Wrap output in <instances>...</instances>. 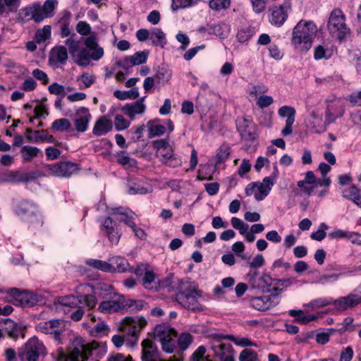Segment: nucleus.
Here are the masks:
<instances>
[{"label":"nucleus","mask_w":361,"mask_h":361,"mask_svg":"<svg viewBox=\"0 0 361 361\" xmlns=\"http://www.w3.org/2000/svg\"><path fill=\"white\" fill-rule=\"evenodd\" d=\"M160 289H166L168 292L177 290L176 300L185 309L193 312L203 310L202 305L198 301V299L202 296V291L194 281L179 279L173 274H170L158 281L156 290Z\"/></svg>","instance_id":"obj_1"},{"label":"nucleus","mask_w":361,"mask_h":361,"mask_svg":"<svg viewBox=\"0 0 361 361\" xmlns=\"http://www.w3.org/2000/svg\"><path fill=\"white\" fill-rule=\"evenodd\" d=\"M105 353V348L101 347L97 342L86 343L81 338L80 341L74 343V346L68 355L61 354V361H86L92 356L100 358Z\"/></svg>","instance_id":"obj_2"},{"label":"nucleus","mask_w":361,"mask_h":361,"mask_svg":"<svg viewBox=\"0 0 361 361\" xmlns=\"http://www.w3.org/2000/svg\"><path fill=\"white\" fill-rule=\"evenodd\" d=\"M317 28L312 21L300 20L293 30L291 42L295 49L307 52L312 45Z\"/></svg>","instance_id":"obj_3"},{"label":"nucleus","mask_w":361,"mask_h":361,"mask_svg":"<svg viewBox=\"0 0 361 361\" xmlns=\"http://www.w3.org/2000/svg\"><path fill=\"white\" fill-rule=\"evenodd\" d=\"M90 290H92L90 284L80 285L77 287V295H69L60 297L59 302L61 305L72 309L78 307L82 304L90 310L93 309L97 303V299L94 295L89 294Z\"/></svg>","instance_id":"obj_4"},{"label":"nucleus","mask_w":361,"mask_h":361,"mask_svg":"<svg viewBox=\"0 0 361 361\" xmlns=\"http://www.w3.org/2000/svg\"><path fill=\"white\" fill-rule=\"evenodd\" d=\"M87 49H78L76 54L75 63L82 67L87 66L90 60L99 61L104 56V51L102 47H99L96 37L92 35L87 37L84 41Z\"/></svg>","instance_id":"obj_5"},{"label":"nucleus","mask_w":361,"mask_h":361,"mask_svg":"<svg viewBox=\"0 0 361 361\" xmlns=\"http://www.w3.org/2000/svg\"><path fill=\"white\" fill-rule=\"evenodd\" d=\"M57 0H46L43 5L35 2L23 9L25 17H29L35 23H41L44 19L52 18L58 6Z\"/></svg>","instance_id":"obj_6"},{"label":"nucleus","mask_w":361,"mask_h":361,"mask_svg":"<svg viewBox=\"0 0 361 361\" xmlns=\"http://www.w3.org/2000/svg\"><path fill=\"white\" fill-rule=\"evenodd\" d=\"M329 34L339 41L345 39L350 34V29L345 23V16L340 8H334L330 13L327 23Z\"/></svg>","instance_id":"obj_7"},{"label":"nucleus","mask_w":361,"mask_h":361,"mask_svg":"<svg viewBox=\"0 0 361 361\" xmlns=\"http://www.w3.org/2000/svg\"><path fill=\"white\" fill-rule=\"evenodd\" d=\"M47 354V348L37 337L30 338L18 350L20 361H38L40 357Z\"/></svg>","instance_id":"obj_8"},{"label":"nucleus","mask_w":361,"mask_h":361,"mask_svg":"<svg viewBox=\"0 0 361 361\" xmlns=\"http://www.w3.org/2000/svg\"><path fill=\"white\" fill-rule=\"evenodd\" d=\"M15 212L22 219L30 223H39L42 225L43 222L40 220L37 214V206L27 200H22L16 205Z\"/></svg>","instance_id":"obj_9"},{"label":"nucleus","mask_w":361,"mask_h":361,"mask_svg":"<svg viewBox=\"0 0 361 361\" xmlns=\"http://www.w3.org/2000/svg\"><path fill=\"white\" fill-rule=\"evenodd\" d=\"M247 277L250 288L259 290L262 293L271 292L273 279L268 274L259 275L257 271L250 270Z\"/></svg>","instance_id":"obj_10"},{"label":"nucleus","mask_w":361,"mask_h":361,"mask_svg":"<svg viewBox=\"0 0 361 361\" xmlns=\"http://www.w3.org/2000/svg\"><path fill=\"white\" fill-rule=\"evenodd\" d=\"M65 321L60 319L42 322L36 326L37 331L45 334H51L56 341H60L61 335L65 330Z\"/></svg>","instance_id":"obj_11"},{"label":"nucleus","mask_w":361,"mask_h":361,"mask_svg":"<svg viewBox=\"0 0 361 361\" xmlns=\"http://www.w3.org/2000/svg\"><path fill=\"white\" fill-rule=\"evenodd\" d=\"M235 124L237 130L243 139L247 141H254L257 139V128L252 118L238 117Z\"/></svg>","instance_id":"obj_12"},{"label":"nucleus","mask_w":361,"mask_h":361,"mask_svg":"<svg viewBox=\"0 0 361 361\" xmlns=\"http://www.w3.org/2000/svg\"><path fill=\"white\" fill-rule=\"evenodd\" d=\"M133 272L146 289H157V285L155 282L157 275L153 270L149 269L148 264H141L138 265Z\"/></svg>","instance_id":"obj_13"},{"label":"nucleus","mask_w":361,"mask_h":361,"mask_svg":"<svg viewBox=\"0 0 361 361\" xmlns=\"http://www.w3.org/2000/svg\"><path fill=\"white\" fill-rule=\"evenodd\" d=\"M72 18V13L67 9L61 11L54 18V27L59 30V35L61 38H66L71 35Z\"/></svg>","instance_id":"obj_14"},{"label":"nucleus","mask_w":361,"mask_h":361,"mask_svg":"<svg viewBox=\"0 0 361 361\" xmlns=\"http://www.w3.org/2000/svg\"><path fill=\"white\" fill-rule=\"evenodd\" d=\"M102 233L105 235L111 244L117 245L122 235L121 230L116 221H114L111 217H106L102 226Z\"/></svg>","instance_id":"obj_15"},{"label":"nucleus","mask_w":361,"mask_h":361,"mask_svg":"<svg viewBox=\"0 0 361 361\" xmlns=\"http://www.w3.org/2000/svg\"><path fill=\"white\" fill-rule=\"evenodd\" d=\"M7 292L13 298V303L16 306L32 307L36 303L32 293L30 291H20L17 288H9Z\"/></svg>","instance_id":"obj_16"},{"label":"nucleus","mask_w":361,"mask_h":361,"mask_svg":"<svg viewBox=\"0 0 361 361\" xmlns=\"http://www.w3.org/2000/svg\"><path fill=\"white\" fill-rule=\"evenodd\" d=\"M51 172L59 177H70L80 171L78 164L71 161H61L50 166Z\"/></svg>","instance_id":"obj_17"},{"label":"nucleus","mask_w":361,"mask_h":361,"mask_svg":"<svg viewBox=\"0 0 361 361\" xmlns=\"http://www.w3.org/2000/svg\"><path fill=\"white\" fill-rule=\"evenodd\" d=\"M290 8V4L285 2L283 5L274 6L271 8L269 22L271 25L280 27L288 18V9Z\"/></svg>","instance_id":"obj_18"},{"label":"nucleus","mask_w":361,"mask_h":361,"mask_svg":"<svg viewBox=\"0 0 361 361\" xmlns=\"http://www.w3.org/2000/svg\"><path fill=\"white\" fill-rule=\"evenodd\" d=\"M91 118V115L88 109L85 107L80 108L76 112V118L74 119L75 130L79 133H84L88 128V123Z\"/></svg>","instance_id":"obj_19"},{"label":"nucleus","mask_w":361,"mask_h":361,"mask_svg":"<svg viewBox=\"0 0 361 361\" xmlns=\"http://www.w3.org/2000/svg\"><path fill=\"white\" fill-rule=\"evenodd\" d=\"M116 298H114L111 295L106 297L108 300L102 301L99 305V312L111 314L121 310L122 302L120 301L119 295H116Z\"/></svg>","instance_id":"obj_20"},{"label":"nucleus","mask_w":361,"mask_h":361,"mask_svg":"<svg viewBox=\"0 0 361 361\" xmlns=\"http://www.w3.org/2000/svg\"><path fill=\"white\" fill-rule=\"evenodd\" d=\"M126 322L129 326L128 331L135 338V343H136L137 342L140 331L144 327H145V326L147 324V322L142 317H138L137 319L129 317L126 319Z\"/></svg>","instance_id":"obj_21"},{"label":"nucleus","mask_w":361,"mask_h":361,"mask_svg":"<svg viewBox=\"0 0 361 361\" xmlns=\"http://www.w3.org/2000/svg\"><path fill=\"white\" fill-rule=\"evenodd\" d=\"M255 183L257 192L255 193V198L257 201H262L269 195L274 182L271 177H265L262 182H255Z\"/></svg>","instance_id":"obj_22"},{"label":"nucleus","mask_w":361,"mask_h":361,"mask_svg":"<svg viewBox=\"0 0 361 361\" xmlns=\"http://www.w3.org/2000/svg\"><path fill=\"white\" fill-rule=\"evenodd\" d=\"M332 304L339 311L346 310L357 305V295L350 294L346 297H341L336 300H333Z\"/></svg>","instance_id":"obj_23"},{"label":"nucleus","mask_w":361,"mask_h":361,"mask_svg":"<svg viewBox=\"0 0 361 361\" xmlns=\"http://www.w3.org/2000/svg\"><path fill=\"white\" fill-rule=\"evenodd\" d=\"M36 178L35 173H20L9 171L4 175V180L11 183H27Z\"/></svg>","instance_id":"obj_24"},{"label":"nucleus","mask_w":361,"mask_h":361,"mask_svg":"<svg viewBox=\"0 0 361 361\" xmlns=\"http://www.w3.org/2000/svg\"><path fill=\"white\" fill-rule=\"evenodd\" d=\"M145 97L140 99L134 104H127L122 107L123 113L129 116L131 120L135 118L136 114H140L145 112V105L143 104Z\"/></svg>","instance_id":"obj_25"},{"label":"nucleus","mask_w":361,"mask_h":361,"mask_svg":"<svg viewBox=\"0 0 361 361\" xmlns=\"http://www.w3.org/2000/svg\"><path fill=\"white\" fill-rule=\"evenodd\" d=\"M249 303L252 307L258 311H266L271 306L270 295H261L257 297H251L249 299Z\"/></svg>","instance_id":"obj_26"},{"label":"nucleus","mask_w":361,"mask_h":361,"mask_svg":"<svg viewBox=\"0 0 361 361\" xmlns=\"http://www.w3.org/2000/svg\"><path fill=\"white\" fill-rule=\"evenodd\" d=\"M112 129V123L106 116L100 117L95 123L92 133L96 136H102L110 132Z\"/></svg>","instance_id":"obj_27"},{"label":"nucleus","mask_w":361,"mask_h":361,"mask_svg":"<svg viewBox=\"0 0 361 361\" xmlns=\"http://www.w3.org/2000/svg\"><path fill=\"white\" fill-rule=\"evenodd\" d=\"M20 0H0V17H8L20 6Z\"/></svg>","instance_id":"obj_28"},{"label":"nucleus","mask_w":361,"mask_h":361,"mask_svg":"<svg viewBox=\"0 0 361 361\" xmlns=\"http://www.w3.org/2000/svg\"><path fill=\"white\" fill-rule=\"evenodd\" d=\"M111 262L109 264H111L113 266V272H133V269L130 267V264L123 257H114L109 259Z\"/></svg>","instance_id":"obj_29"},{"label":"nucleus","mask_w":361,"mask_h":361,"mask_svg":"<svg viewBox=\"0 0 361 361\" xmlns=\"http://www.w3.org/2000/svg\"><path fill=\"white\" fill-rule=\"evenodd\" d=\"M4 323L6 325L4 330L10 338L16 339L20 335L23 334L24 328L11 319H6Z\"/></svg>","instance_id":"obj_30"},{"label":"nucleus","mask_w":361,"mask_h":361,"mask_svg":"<svg viewBox=\"0 0 361 361\" xmlns=\"http://www.w3.org/2000/svg\"><path fill=\"white\" fill-rule=\"evenodd\" d=\"M92 290H90L89 294L94 295L95 297L97 295H102L103 298L109 295H114L116 296V293H114L113 286L111 284L106 283H98L96 286H91Z\"/></svg>","instance_id":"obj_31"},{"label":"nucleus","mask_w":361,"mask_h":361,"mask_svg":"<svg viewBox=\"0 0 361 361\" xmlns=\"http://www.w3.org/2000/svg\"><path fill=\"white\" fill-rule=\"evenodd\" d=\"M343 196L361 208V191L357 186L353 185L345 188L343 191Z\"/></svg>","instance_id":"obj_32"},{"label":"nucleus","mask_w":361,"mask_h":361,"mask_svg":"<svg viewBox=\"0 0 361 361\" xmlns=\"http://www.w3.org/2000/svg\"><path fill=\"white\" fill-rule=\"evenodd\" d=\"M213 350L216 357L223 361L229 355H234L233 346L231 344H219L213 346Z\"/></svg>","instance_id":"obj_33"},{"label":"nucleus","mask_w":361,"mask_h":361,"mask_svg":"<svg viewBox=\"0 0 361 361\" xmlns=\"http://www.w3.org/2000/svg\"><path fill=\"white\" fill-rule=\"evenodd\" d=\"M153 45L164 48L167 43L166 35L160 28H154L150 32V39Z\"/></svg>","instance_id":"obj_34"},{"label":"nucleus","mask_w":361,"mask_h":361,"mask_svg":"<svg viewBox=\"0 0 361 361\" xmlns=\"http://www.w3.org/2000/svg\"><path fill=\"white\" fill-rule=\"evenodd\" d=\"M171 75V71L166 67L164 66H159L154 75L156 82L161 85H165L170 80Z\"/></svg>","instance_id":"obj_35"},{"label":"nucleus","mask_w":361,"mask_h":361,"mask_svg":"<svg viewBox=\"0 0 361 361\" xmlns=\"http://www.w3.org/2000/svg\"><path fill=\"white\" fill-rule=\"evenodd\" d=\"M55 60L58 63H65L68 59L67 49L63 46L56 47L52 49L49 60Z\"/></svg>","instance_id":"obj_36"},{"label":"nucleus","mask_w":361,"mask_h":361,"mask_svg":"<svg viewBox=\"0 0 361 361\" xmlns=\"http://www.w3.org/2000/svg\"><path fill=\"white\" fill-rule=\"evenodd\" d=\"M333 109L336 113L332 112L329 107L326 111L325 123L326 124L334 123L336 118L342 117L345 112V109L341 104L336 105Z\"/></svg>","instance_id":"obj_37"},{"label":"nucleus","mask_w":361,"mask_h":361,"mask_svg":"<svg viewBox=\"0 0 361 361\" xmlns=\"http://www.w3.org/2000/svg\"><path fill=\"white\" fill-rule=\"evenodd\" d=\"M86 264L97 269L108 273H113V266L107 262L100 259H90L87 260Z\"/></svg>","instance_id":"obj_38"},{"label":"nucleus","mask_w":361,"mask_h":361,"mask_svg":"<svg viewBox=\"0 0 361 361\" xmlns=\"http://www.w3.org/2000/svg\"><path fill=\"white\" fill-rule=\"evenodd\" d=\"M20 152L24 162H29L36 157L40 152V149L37 147L25 145L21 147Z\"/></svg>","instance_id":"obj_39"},{"label":"nucleus","mask_w":361,"mask_h":361,"mask_svg":"<svg viewBox=\"0 0 361 361\" xmlns=\"http://www.w3.org/2000/svg\"><path fill=\"white\" fill-rule=\"evenodd\" d=\"M173 330L167 324H157L154 328V337L157 341L160 338L169 337Z\"/></svg>","instance_id":"obj_40"},{"label":"nucleus","mask_w":361,"mask_h":361,"mask_svg":"<svg viewBox=\"0 0 361 361\" xmlns=\"http://www.w3.org/2000/svg\"><path fill=\"white\" fill-rule=\"evenodd\" d=\"M114 95L118 99H135L139 97V92L137 87H133L128 91L116 90L114 92Z\"/></svg>","instance_id":"obj_41"},{"label":"nucleus","mask_w":361,"mask_h":361,"mask_svg":"<svg viewBox=\"0 0 361 361\" xmlns=\"http://www.w3.org/2000/svg\"><path fill=\"white\" fill-rule=\"evenodd\" d=\"M278 114L280 117L287 118L286 122H295L296 111L294 107L286 105L283 106L279 108Z\"/></svg>","instance_id":"obj_42"},{"label":"nucleus","mask_w":361,"mask_h":361,"mask_svg":"<svg viewBox=\"0 0 361 361\" xmlns=\"http://www.w3.org/2000/svg\"><path fill=\"white\" fill-rule=\"evenodd\" d=\"M151 190L150 188L141 185L139 181H132L128 184V194L130 195H144L150 192Z\"/></svg>","instance_id":"obj_43"},{"label":"nucleus","mask_w":361,"mask_h":361,"mask_svg":"<svg viewBox=\"0 0 361 361\" xmlns=\"http://www.w3.org/2000/svg\"><path fill=\"white\" fill-rule=\"evenodd\" d=\"M109 328L104 322H99L94 325L90 331V334L93 336H103L109 334Z\"/></svg>","instance_id":"obj_44"},{"label":"nucleus","mask_w":361,"mask_h":361,"mask_svg":"<svg viewBox=\"0 0 361 361\" xmlns=\"http://www.w3.org/2000/svg\"><path fill=\"white\" fill-rule=\"evenodd\" d=\"M117 162L123 166H133L136 164L135 159L130 158L124 151H120L115 155Z\"/></svg>","instance_id":"obj_45"},{"label":"nucleus","mask_w":361,"mask_h":361,"mask_svg":"<svg viewBox=\"0 0 361 361\" xmlns=\"http://www.w3.org/2000/svg\"><path fill=\"white\" fill-rule=\"evenodd\" d=\"M192 342V336L189 333L180 334L177 340L178 346L182 350L188 349Z\"/></svg>","instance_id":"obj_46"},{"label":"nucleus","mask_w":361,"mask_h":361,"mask_svg":"<svg viewBox=\"0 0 361 361\" xmlns=\"http://www.w3.org/2000/svg\"><path fill=\"white\" fill-rule=\"evenodd\" d=\"M51 27L49 25H44L42 30H38L35 34V40L37 43L45 42L51 37Z\"/></svg>","instance_id":"obj_47"},{"label":"nucleus","mask_w":361,"mask_h":361,"mask_svg":"<svg viewBox=\"0 0 361 361\" xmlns=\"http://www.w3.org/2000/svg\"><path fill=\"white\" fill-rule=\"evenodd\" d=\"M69 37L65 41V44L68 47L69 53L72 56H75L79 49V41L75 39V34H71Z\"/></svg>","instance_id":"obj_48"},{"label":"nucleus","mask_w":361,"mask_h":361,"mask_svg":"<svg viewBox=\"0 0 361 361\" xmlns=\"http://www.w3.org/2000/svg\"><path fill=\"white\" fill-rule=\"evenodd\" d=\"M51 128L57 131L68 130L71 128V123L66 118H59L52 123Z\"/></svg>","instance_id":"obj_49"},{"label":"nucleus","mask_w":361,"mask_h":361,"mask_svg":"<svg viewBox=\"0 0 361 361\" xmlns=\"http://www.w3.org/2000/svg\"><path fill=\"white\" fill-rule=\"evenodd\" d=\"M161 344L162 350L167 353H171L173 352L176 345H175V341L171 338V336L165 337L160 338L159 341Z\"/></svg>","instance_id":"obj_50"},{"label":"nucleus","mask_w":361,"mask_h":361,"mask_svg":"<svg viewBox=\"0 0 361 361\" xmlns=\"http://www.w3.org/2000/svg\"><path fill=\"white\" fill-rule=\"evenodd\" d=\"M46 130H35L34 132L35 137H34V142H39L40 141H47V142L52 143L54 142V137L51 135H47L46 134Z\"/></svg>","instance_id":"obj_51"},{"label":"nucleus","mask_w":361,"mask_h":361,"mask_svg":"<svg viewBox=\"0 0 361 361\" xmlns=\"http://www.w3.org/2000/svg\"><path fill=\"white\" fill-rule=\"evenodd\" d=\"M240 361H257V354L251 349L245 348L241 351L239 355Z\"/></svg>","instance_id":"obj_52"},{"label":"nucleus","mask_w":361,"mask_h":361,"mask_svg":"<svg viewBox=\"0 0 361 361\" xmlns=\"http://www.w3.org/2000/svg\"><path fill=\"white\" fill-rule=\"evenodd\" d=\"M231 0H211L209 7L214 11L226 9L230 6Z\"/></svg>","instance_id":"obj_53"},{"label":"nucleus","mask_w":361,"mask_h":361,"mask_svg":"<svg viewBox=\"0 0 361 361\" xmlns=\"http://www.w3.org/2000/svg\"><path fill=\"white\" fill-rule=\"evenodd\" d=\"M355 234L350 231H344L341 229H335L334 231L329 234L331 239H343L352 238Z\"/></svg>","instance_id":"obj_54"},{"label":"nucleus","mask_w":361,"mask_h":361,"mask_svg":"<svg viewBox=\"0 0 361 361\" xmlns=\"http://www.w3.org/2000/svg\"><path fill=\"white\" fill-rule=\"evenodd\" d=\"M328 228L329 226L325 223H321L319 229L311 234V238L317 241L322 240L326 235L325 230Z\"/></svg>","instance_id":"obj_55"},{"label":"nucleus","mask_w":361,"mask_h":361,"mask_svg":"<svg viewBox=\"0 0 361 361\" xmlns=\"http://www.w3.org/2000/svg\"><path fill=\"white\" fill-rule=\"evenodd\" d=\"M331 56L329 51L322 45H318L314 50V58L315 60H321L322 59H328Z\"/></svg>","instance_id":"obj_56"},{"label":"nucleus","mask_w":361,"mask_h":361,"mask_svg":"<svg viewBox=\"0 0 361 361\" xmlns=\"http://www.w3.org/2000/svg\"><path fill=\"white\" fill-rule=\"evenodd\" d=\"M114 125L117 130H123L130 126V121L126 119L122 115H117L114 120Z\"/></svg>","instance_id":"obj_57"},{"label":"nucleus","mask_w":361,"mask_h":361,"mask_svg":"<svg viewBox=\"0 0 361 361\" xmlns=\"http://www.w3.org/2000/svg\"><path fill=\"white\" fill-rule=\"evenodd\" d=\"M75 30L82 36H87L92 32L91 26L86 21H79L76 25Z\"/></svg>","instance_id":"obj_58"},{"label":"nucleus","mask_w":361,"mask_h":361,"mask_svg":"<svg viewBox=\"0 0 361 361\" xmlns=\"http://www.w3.org/2000/svg\"><path fill=\"white\" fill-rule=\"evenodd\" d=\"M132 58L133 63L135 66L145 63L147 60L148 52L147 51H137L135 53Z\"/></svg>","instance_id":"obj_59"},{"label":"nucleus","mask_w":361,"mask_h":361,"mask_svg":"<svg viewBox=\"0 0 361 361\" xmlns=\"http://www.w3.org/2000/svg\"><path fill=\"white\" fill-rule=\"evenodd\" d=\"M149 137H153L156 136H160L165 133L166 127L163 125H153L149 127Z\"/></svg>","instance_id":"obj_60"},{"label":"nucleus","mask_w":361,"mask_h":361,"mask_svg":"<svg viewBox=\"0 0 361 361\" xmlns=\"http://www.w3.org/2000/svg\"><path fill=\"white\" fill-rule=\"evenodd\" d=\"M192 4V0H172L171 10L175 12L178 9L185 8Z\"/></svg>","instance_id":"obj_61"},{"label":"nucleus","mask_w":361,"mask_h":361,"mask_svg":"<svg viewBox=\"0 0 361 361\" xmlns=\"http://www.w3.org/2000/svg\"><path fill=\"white\" fill-rule=\"evenodd\" d=\"M230 147L228 145H222L216 154L217 162H224L230 155Z\"/></svg>","instance_id":"obj_62"},{"label":"nucleus","mask_w":361,"mask_h":361,"mask_svg":"<svg viewBox=\"0 0 361 361\" xmlns=\"http://www.w3.org/2000/svg\"><path fill=\"white\" fill-rule=\"evenodd\" d=\"M333 303V299L331 298H318L311 301L309 304L310 307H323Z\"/></svg>","instance_id":"obj_63"},{"label":"nucleus","mask_w":361,"mask_h":361,"mask_svg":"<svg viewBox=\"0 0 361 361\" xmlns=\"http://www.w3.org/2000/svg\"><path fill=\"white\" fill-rule=\"evenodd\" d=\"M206 353V348L203 345L199 346L197 350L192 355V361H204L208 357H204V354Z\"/></svg>","instance_id":"obj_64"}]
</instances>
